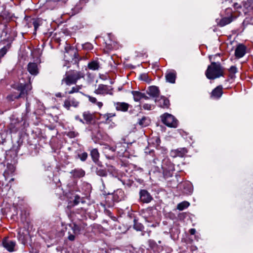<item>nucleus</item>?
<instances>
[{
	"label": "nucleus",
	"mask_w": 253,
	"mask_h": 253,
	"mask_svg": "<svg viewBox=\"0 0 253 253\" xmlns=\"http://www.w3.org/2000/svg\"><path fill=\"white\" fill-rule=\"evenodd\" d=\"M84 77L85 73L83 70H70L66 72L64 76L61 80V84H65L68 86L76 84L78 80L84 78Z\"/></svg>",
	"instance_id": "f257e3e1"
},
{
	"label": "nucleus",
	"mask_w": 253,
	"mask_h": 253,
	"mask_svg": "<svg viewBox=\"0 0 253 253\" xmlns=\"http://www.w3.org/2000/svg\"><path fill=\"white\" fill-rule=\"evenodd\" d=\"M206 77L210 80H214L224 75V69L219 63L211 62L205 72Z\"/></svg>",
	"instance_id": "f03ea898"
},
{
	"label": "nucleus",
	"mask_w": 253,
	"mask_h": 253,
	"mask_svg": "<svg viewBox=\"0 0 253 253\" xmlns=\"http://www.w3.org/2000/svg\"><path fill=\"white\" fill-rule=\"evenodd\" d=\"M13 88L20 91V93L18 95H12L11 97L13 99H18L21 97H23L27 96L29 92L32 89V86L31 83V78H29V82L28 83H17L15 84L12 85Z\"/></svg>",
	"instance_id": "7ed1b4c3"
},
{
	"label": "nucleus",
	"mask_w": 253,
	"mask_h": 253,
	"mask_svg": "<svg viewBox=\"0 0 253 253\" xmlns=\"http://www.w3.org/2000/svg\"><path fill=\"white\" fill-rule=\"evenodd\" d=\"M161 117L162 122L167 126L173 128L177 127L178 121L172 115L165 113Z\"/></svg>",
	"instance_id": "20e7f679"
},
{
	"label": "nucleus",
	"mask_w": 253,
	"mask_h": 253,
	"mask_svg": "<svg viewBox=\"0 0 253 253\" xmlns=\"http://www.w3.org/2000/svg\"><path fill=\"white\" fill-rule=\"evenodd\" d=\"M94 92L97 95L105 96L107 94L112 95L113 94V88L108 85L99 84Z\"/></svg>",
	"instance_id": "39448f33"
},
{
	"label": "nucleus",
	"mask_w": 253,
	"mask_h": 253,
	"mask_svg": "<svg viewBox=\"0 0 253 253\" xmlns=\"http://www.w3.org/2000/svg\"><path fill=\"white\" fill-rule=\"evenodd\" d=\"M225 13L227 14H230L229 16H225L222 18L220 21L218 22V24L219 26L221 27L224 26L231 22H232L236 18V17L233 15V13L232 10L231 8H228L225 10Z\"/></svg>",
	"instance_id": "423d86ee"
},
{
	"label": "nucleus",
	"mask_w": 253,
	"mask_h": 253,
	"mask_svg": "<svg viewBox=\"0 0 253 253\" xmlns=\"http://www.w3.org/2000/svg\"><path fill=\"white\" fill-rule=\"evenodd\" d=\"M79 100L73 97L69 96L65 100L63 103V107L67 110H69L71 107L77 108L79 106Z\"/></svg>",
	"instance_id": "0eeeda50"
},
{
	"label": "nucleus",
	"mask_w": 253,
	"mask_h": 253,
	"mask_svg": "<svg viewBox=\"0 0 253 253\" xmlns=\"http://www.w3.org/2000/svg\"><path fill=\"white\" fill-rule=\"evenodd\" d=\"M163 174L165 177H171L173 171L175 170L174 165L169 162V165L166 167L165 165L163 166Z\"/></svg>",
	"instance_id": "6e6552de"
},
{
	"label": "nucleus",
	"mask_w": 253,
	"mask_h": 253,
	"mask_svg": "<svg viewBox=\"0 0 253 253\" xmlns=\"http://www.w3.org/2000/svg\"><path fill=\"white\" fill-rule=\"evenodd\" d=\"M27 71L29 73L34 76H36L39 73V67L38 64L35 62H30L27 66Z\"/></svg>",
	"instance_id": "1a4fd4ad"
},
{
	"label": "nucleus",
	"mask_w": 253,
	"mask_h": 253,
	"mask_svg": "<svg viewBox=\"0 0 253 253\" xmlns=\"http://www.w3.org/2000/svg\"><path fill=\"white\" fill-rule=\"evenodd\" d=\"M139 195L140 200L143 203H148L153 200L150 194L146 190H141L139 192Z\"/></svg>",
	"instance_id": "9d476101"
},
{
	"label": "nucleus",
	"mask_w": 253,
	"mask_h": 253,
	"mask_svg": "<svg viewBox=\"0 0 253 253\" xmlns=\"http://www.w3.org/2000/svg\"><path fill=\"white\" fill-rule=\"evenodd\" d=\"M84 121V123L89 125L93 124L95 122V116L93 114L91 113L89 111H84L83 113Z\"/></svg>",
	"instance_id": "9b49d317"
},
{
	"label": "nucleus",
	"mask_w": 253,
	"mask_h": 253,
	"mask_svg": "<svg viewBox=\"0 0 253 253\" xmlns=\"http://www.w3.org/2000/svg\"><path fill=\"white\" fill-rule=\"evenodd\" d=\"M188 152L185 148H180L170 151V156L173 158L177 157H183Z\"/></svg>",
	"instance_id": "f8f14e48"
},
{
	"label": "nucleus",
	"mask_w": 253,
	"mask_h": 253,
	"mask_svg": "<svg viewBox=\"0 0 253 253\" xmlns=\"http://www.w3.org/2000/svg\"><path fill=\"white\" fill-rule=\"evenodd\" d=\"M222 86L219 85L212 90L211 93V98L218 99L223 94Z\"/></svg>",
	"instance_id": "ddd939ff"
},
{
	"label": "nucleus",
	"mask_w": 253,
	"mask_h": 253,
	"mask_svg": "<svg viewBox=\"0 0 253 253\" xmlns=\"http://www.w3.org/2000/svg\"><path fill=\"white\" fill-rule=\"evenodd\" d=\"M125 197V193L121 189H118L115 191L113 195V200L116 202L124 200Z\"/></svg>",
	"instance_id": "4468645a"
},
{
	"label": "nucleus",
	"mask_w": 253,
	"mask_h": 253,
	"mask_svg": "<svg viewBox=\"0 0 253 253\" xmlns=\"http://www.w3.org/2000/svg\"><path fill=\"white\" fill-rule=\"evenodd\" d=\"M131 93L135 102L140 101L142 99L148 100L149 98L145 93L139 91H132Z\"/></svg>",
	"instance_id": "2eb2a0df"
},
{
	"label": "nucleus",
	"mask_w": 253,
	"mask_h": 253,
	"mask_svg": "<svg viewBox=\"0 0 253 253\" xmlns=\"http://www.w3.org/2000/svg\"><path fill=\"white\" fill-rule=\"evenodd\" d=\"M90 155L91 156L93 161L98 166L102 167V163L99 161V153L97 149H93L90 152Z\"/></svg>",
	"instance_id": "dca6fc26"
},
{
	"label": "nucleus",
	"mask_w": 253,
	"mask_h": 253,
	"mask_svg": "<svg viewBox=\"0 0 253 253\" xmlns=\"http://www.w3.org/2000/svg\"><path fill=\"white\" fill-rule=\"evenodd\" d=\"M155 102L161 108H168L169 107V100L164 96H162L160 98L156 99Z\"/></svg>",
	"instance_id": "f3484780"
},
{
	"label": "nucleus",
	"mask_w": 253,
	"mask_h": 253,
	"mask_svg": "<svg viewBox=\"0 0 253 253\" xmlns=\"http://www.w3.org/2000/svg\"><path fill=\"white\" fill-rule=\"evenodd\" d=\"M246 47L243 44L238 45L235 51V55L238 58L242 57L246 53Z\"/></svg>",
	"instance_id": "a211bd4d"
},
{
	"label": "nucleus",
	"mask_w": 253,
	"mask_h": 253,
	"mask_svg": "<svg viewBox=\"0 0 253 253\" xmlns=\"http://www.w3.org/2000/svg\"><path fill=\"white\" fill-rule=\"evenodd\" d=\"M166 79L168 82L174 84L176 78V72L174 70L168 71L166 74Z\"/></svg>",
	"instance_id": "6ab92c4d"
},
{
	"label": "nucleus",
	"mask_w": 253,
	"mask_h": 253,
	"mask_svg": "<svg viewBox=\"0 0 253 253\" xmlns=\"http://www.w3.org/2000/svg\"><path fill=\"white\" fill-rule=\"evenodd\" d=\"M2 244L3 247L9 252H11L14 251V248L16 245L15 242L8 239H5L3 241Z\"/></svg>",
	"instance_id": "aec40b11"
},
{
	"label": "nucleus",
	"mask_w": 253,
	"mask_h": 253,
	"mask_svg": "<svg viewBox=\"0 0 253 253\" xmlns=\"http://www.w3.org/2000/svg\"><path fill=\"white\" fill-rule=\"evenodd\" d=\"M67 53L72 55V58L75 63H78L81 59L77 49L70 47L68 50H67Z\"/></svg>",
	"instance_id": "412c9836"
},
{
	"label": "nucleus",
	"mask_w": 253,
	"mask_h": 253,
	"mask_svg": "<svg viewBox=\"0 0 253 253\" xmlns=\"http://www.w3.org/2000/svg\"><path fill=\"white\" fill-rule=\"evenodd\" d=\"M99 114V118L100 120H102L104 123L108 124L112 121V118L116 116L115 113H107L104 114Z\"/></svg>",
	"instance_id": "4be33fe9"
},
{
	"label": "nucleus",
	"mask_w": 253,
	"mask_h": 253,
	"mask_svg": "<svg viewBox=\"0 0 253 253\" xmlns=\"http://www.w3.org/2000/svg\"><path fill=\"white\" fill-rule=\"evenodd\" d=\"M74 178H81L84 176L85 171L81 169H75L71 171Z\"/></svg>",
	"instance_id": "5701e85b"
},
{
	"label": "nucleus",
	"mask_w": 253,
	"mask_h": 253,
	"mask_svg": "<svg viewBox=\"0 0 253 253\" xmlns=\"http://www.w3.org/2000/svg\"><path fill=\"white\" fill-rule=\"evenodd\" d=\"M129 105L125 102H117L115 103L116 109L118 111L126 112L128 110Z\"/></svg>",
	"instance_id": "b1692460"
},
{
	"label": "nucleus",
	"mask_w": 253,
	"mask_h": 253,
	"mask_svg": "<svg viewBox=\"0 0 253 253\" xmlns=\"http://www.w3.org/2000/svg\"><path fill=\"white\" fill-rule=\"evenodd\" d=\"M147 92L150 96L154 97L158 96L160 93L158 87L156 86H151L149 87Z\"/></svg>",
	"instance_id": "393cba45"
},
{
	"label": "nucleus",
	"mask_w": 253,
	"mask_h": 253,
	"mask_svg": "<svg viewBox=\"0 0 253 253\" xmlns=\"http://www.w3.org/2000/svg\"><path fill=\"white\" fill-rule=\"evenodd\" d=\"M137 123L141 127H146L150 123V120L148 117L143 116L141 119H139Z\"/></svg>",
	"instance_id": "a878e982"
},
{
	"label": "nucleus",
	"mask_w": 253,
	"mask_h": 253,
	"mask_svg": "<svg viewBox=\"0 0 253 253\" xmlns=\"http://www.w3.org/2000/svg\"><path fill=\"white\" fill-rule=\"evenodd\" d=\"M99 63L97 61L93 60L89 62L87 67L91 70H97L99 68Z\"/></svg>",
	"instance_id": "bb28decb"
},
{
	"label": "nucleus",
	"mask_w": 253,
	"mask_h": 253,
	"mask_svg": "<svg viewBox=\"0 0 253 253\" xmlns=\"http://www.w3.org/2000/svg\"><path fill=\"white\" fill-rule=\"evenodd\" d=\"M86 96L88 98V100L91 103H92V104H96L97 105V106L100 109L102 108V107L103 106V103L102 102H100V101H97V99L95 97H93L92 96L88 95Z\"/></svg>",
	"instance_id": "cd10ccee"
},
{
	"label": "nucleus",
	"mask_w": 253,
	"mask_h": 253,
	"mask_svg": "<svg viewBox=\"0 0 253 253\" xmlns=\"http://www.w3.org/2000/svg\"><path fill=\"white\" fill-rule=\"evenodd\" d=\"M82 85H77L72 87L71 90L65 91L66 94H71L74 93L79 92L80 90L81 89Z\"/></svg>",
	"instance_id": "c85d7f7f"
},
{
	"label": "nucleus",
	"mask_w": 253,
	"mask_h": 253,
	"mask_svg": "<svg viewBox=\"0 0 253 253\" xmlns=\"http://www.w3.org/2000/svg\"><path fill=\"white\" fill-rule=\"evenodd\" d=\"M100 168H96L95 169V172L96 174L98 176L101 177H106L107 175V172L105 169H101L100 167Z\"/></svg>",
	"instance_id": "c756f323"
},
{
	"label": "nucleus",
	"mask_w": 253,
	"mask_h": 253,
	"mask_svg": "<svg viewBox=\"0 0 253 253\" xmlns=\"http://www.w3.org/2000/svg\"><path fill=\"white\" fill-rule=\"evenodd\" d=\"M182 185L184 188V191H183L184 193L187 194H190L192 193V189L191 188V184L190 183L184 182Z\"/></svg>",
	"instance_id": "7c9ffc66"
},
{
	"label": "nucleus",
	"mask_w": 253,
	"mask_h": 253,
	"mask_svg": "<svg viewBox=\"0 0 253 253\" xmlns=\"http://www.w3.org/2000/svg\"><path fill=\"white\" fill-rule=\"evenodd\" d=\"M189 205L190 204L188 202L183 201L177 205V209L179 211H183V210L188 208Z\"/></svg>",
	"instance_id": "2f4dec72"
},
{
	"label": "nucleus",
	"mask_w": 253,
	"mask_h": 253,
	"mask_svg": "<svg viewBox=\"0 0 253 253\" xmlns=\"http://www.w3.org/2000/svg\"><path fill=\"white\" fill-rule=\"evenodd\" d=\"M18 123L14 125L12 123H10L8 126V128L10 130L11 132H16L19 129Z\"/></svg>",
	"instance_id": "473e14b6"
},
{
	"label": "nucleus",
	"mask_w": 253,
	"mask_h": 253,
	"mask_svg": "<svg viewBox=\"0 0 253 253\" xmlns=\"http://www.w3.org/2000/svg\"><path fill=\"white\" fill-rule=\"evenodd\" d=\"M116 43L114 42H111L110 43H106V50L109 52L116 47Z\"/></svg>",
	"instance_id": "72a5a7b5"
},
{
	"label": "nucleus",
	"mask_w": 253,
	"mask_h": 253,
	"mask_svg": "<svg viewBox=\"0 0 253 253\" xmlns=\"http://www.w3.org/2000/svg\"><path fill=\"white\" fill-rule=\"evenodd\" d=\"M107 170L111 174L114 175L117 173V170L114 167L111 165L107 166Z\"/></svg>",
	"instance_id": "f704fd0d"
},
{
	"label": "nucleus",
	"mask_w": 253,
	"mask_h": 253,
	"mask_svg": "<svg viewBox=\"0 0 253 253\" xmlns=\"http://www.w3.org/2000/svg\"><path fill=\"white\" fill-rule=\"evenodd\" d=\"M142 107L143 108V109H144V110H151L154 108L155 106L152 104L145 103L142 105Z\"/></svg>",
	"instance_id": "c9c22d12"
},
{
	"label": "nucleus",
	"mask_w": 253,
	"mask_h": 253,
	"mask_svg": "<svg viewBox=\"0 0 253 253\" xmlns=\"http://www.w3.org/2000/svg\"><path fill=\"white\" fill-rule=\"evenodd\" d=\"M133 227L137 231H142L143 229V226L140 223H134Z\"/></svg>",
	"instance_id": "e433bc0d"
},
{
	"label": "nucleus",
	"mask_w": 253,
	"mask_h": 253,
	"mask_svg": "<svg viewBox=\"0 0 253 253\" xmlns=\"http://www.w3.org/2000/svg\"><path fill=\"white\" fill-rule=\"evenodd\" d=\"M148 244L150 247L152 249H155V248L157 246V243L156 242L153 240H149L148 241Z\"/></svg>",
	"instance_id": "4c0bfd02"
},
{
	"label": "nucleus",
	"mask_w": 253,
	"mask_h": 253,
	"mask_svg": "<svg viewBox=\"0 0 253 253\" xmlns=\"http://www.w3.org/2000/svg\"><path fill=\"white\" fill-rule=\"evenodd\" d=\"M87 153L86 152H84L81 154L78 155L79 157L82 161H85L87 158Z\"/></svg>",
	"instance_id": "58836bf2"
},
{
	"label": "nucleus",
	"mask_w": 253,
	"mask_h": 253,
	"mask_svg": "<svg viewBox=\"0 0 253 253\" xmlns=\"http://www.w3.org/2000/svg\"><path fill=\"white\" fill-rule=\"evenodd\" d=\"M229 72L230 73V76H231V78H233V76L232 75H231V74H235L237 72V68L235 66H232L229 69Z\"/></svg>",
	"instance_id": "ea45409f"
},
{
	"label": "nucleus",
	"mask_w": 253,
	"mask_h": 253,
	"mask_svg": "<svg viewBox=\"0 0 253 253\" xmlns=\"http://www.w3.org/2000/svg\"><path fill=\"white\" fill-rule=\"evenodd\" d=\"M83 47L84 49L90 50L92 49L93 46L91 43L87 42L83 45Z\"/></svg>",
	"instance_id": "a19ab883"
},
{
	"label": "nucleus",
	"mask_w": 253,
	"mask_h": 253,
	"mask_svg": "<svg viewBox=\"0 0 253 253\" xmlns=\"http://www.w3.org/2000/svg\"><path fill=\"white\" fill-rule=\"evenodd\" d=\"M78 135V133L75 131H70L67 133V136L70 138H74Z\"/></svg>",
	"instance_id": "79ce46f5"
},
{
	"label": "nucleus",
	"mask_w": 253,
	"mask_h": 253,
	"mask_svg": "<svg viewBox=\"0 0 253 253\" xmlns=\"http://www.w3.org/2000/svg\"><path fill=\"white\" fill-rule=\"evenodd\" d=\"M80 201H81L80 197L78 195L75 196V198L73 200V203H74L73 206L78 205L80 202Z\"/></svg>",
	"instance_id": "37998d69"
},
{
	"label": "nucleus",
	"mask_w": 253,
	"mask_h": 253,
	"mask_svg": "<svg viewBox=\"0 0 253 253\" xmlns=\"http://www.w3.org/2000/svg\"><path fill=\"white\" fill-rule=\"evenodd\" d=\"M7 35V31L6 30H3L2 32L1 35L0 36L1 40L2 41H7V39L6 38Z\"/></svg>",
	"instance_id": "c03bdc74"
},
{
	"label": "nucleus",
	"mask_w": 253,
	"mask_h": 253,
	"mask_svg": "<svg viewBox=\"0 0 253 253\" xmlns=\"http://www.w3.org/2000/svg\"><path fill=\"white\" fill-rule=\"evenodd\" d=\"M73 228L74 229V232L75 234H76L77 233L79 232L80 231V228H79V226L76 224H74V226Z\"/></svg>",
	"instance_id": "a18cd8bd"
},
{
	"label": "nucleus",
	"mask_w": 253,
	"mask_h": 253,
	"mask_svg": "<svg viewBox=\"0 0 253 253\" xmlns=\"http://www.w3.org/2000/svg\"><path fill=\"white\" fill-rule=\"evenodd\" d=\"M33 26L34 27L35 30L36 31L37 29L39 28L40 24L38 20H35L33 22Z\"/></svg>",
	"instance_id": "49530a36"
},
{
	"label": "nucleus",
	"mask_w": 253,
	"mask_h": 253,
	"mask_svg": "<svg viewBox=\"0 0 253 253\" xmlns=\"http://www.w3.org/2000/svg\"><path fill=\"white\" fill-rule=\"evenodd\" d=\"M233 7L235 9H238L241 8V4H240L238 3H234L233 4Z\"/></svg>",
	"instance_id": "de8ad7c7"
},
{
	"label": "nucleus",
	"mask_w": 253,
	"mask_h": 253,
	"mask_svg": "<svg viewBox=\"0 0 253 253\" xmlns=\"http://www.w3.org/2000/svg\"><path fill=\"white\" fill-rule=\"evenodd\" d=\"M75 119L77 121H79L82 123L84 124V119H82L79 116H76L75 117Z\"/></svg>",
	"instance_id": "09e8293b"
},
{
	"label": "nucleus",
	"mask_w": 253,
	"mask_h": 253,
	"mask_svg": "<svg viewBox=\"0 0 253 253\" xmlns=\"http://www.w3.org/2000/svg\"><path fill=\"white\" fill-rule=\"evenodd\" d=\"M189 232L191 235H194L196 233V230L194 228H191L189 230Z\"/></svg>",
	"instance_id": "8fccbe9b"
},
{
	"label": "nucleus",
	"mask_w": 253,
	"mask_h": 253,
	"mask_svg": "<svg viewBox=\"0 0 253 253\" xmlns=\"http://www.w3.org/2000/svg\"><path fill=\"white\" fill-rule=\"evenodd\" d=\"M68 239L70 241H74L75 240V236L72 234H70L68 236Z\"/></svg>",
	"instance_id": "3c124183"
},
{
	"label": "nucleus",
	"mask_w": 253,
	"mask_h": 253,
	"mask_svg": "<svg viewBox=\"0 0 253 253\" xmlns=\"http://www.w3.org/2000/svg\"><path fill=\"white\" fill-rule=\"evenodd\" d=\"M55 96L57 97H60H60H62L63 95H62L61 93L58 92V93H57L55 94Z\"/></svg>",
	"instance_id": "603ef678"
},
{
	"label": "nucleus",
	"mask_w": 253,
	"mask_h": 253,
	"mask_svg": "<svg viewBox=\"0 0 253 253\" xmlns=\"http://www.w3.org/2000/svg\"><path fill=\"white\" fill-rule=\"evenodd\" d=\"M250 6V4H248V3H246L244 5V6L246 8H248V7H249Z\"/></svg>",
	"instance_id": "864d4df0"
},
{
	"label": "nucleus",
	"mask_w": 253,
	"mask_h": 253,
	"mask_svg": "<svg viewBox=\"0 0 253 253\" xmlns=\"http://www.w3.org/2000/svg\"><path fill=\"white\" fill-rule=\"evenodd\" d=\"M101 181H102V184L104 186V182H103V180L102 179H101Z\"/></svg>",
	"instance_id": "5fc2aeb1"
},
{
	"label": "nucleus",
	"mask_w": 253,
	"mask_h": 253,
	"mask_svg": "<svg viewBox=\"0 0 253 253\" xmlns=\"http://www.w3.org/2000/svg\"><path fill=\"white\" fill-rule=\"evenodd\" d=\"M13 180H14V178H12V179H11V181H13Z\"/></svg>",
	"instance_id": "6e6d98bb"
},
{
	"label": "nucleus",
	"mask_w": 253,
	"mask_h": 253,
	"mask_svg": "<svg viewBox=\"0 0 253 253\" xmlns=\"http://www.w3.org/2000/svg\"><path fill=\"white\" fill-rule=\"evenodd\" d=\"M159 244H161V241H159Z\"/></svg>",
	"instance_id": "4d7b16f0"
}]
</instances>
